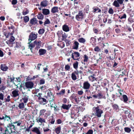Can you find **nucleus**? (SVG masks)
I'll return each instance as SVG.
<instances>
[{"instance_id": "nucleus-60", "label": "nucleus", "mask_w": 134, "mask_h": 134, "mask_svg": "<svg viewBox=\"0 0 134 134\" xmlns=\"http://www.w3.org/2000/svg\"><path fill=\"white\" fill-rule=\"evenodd\" d=\"M65 68L66 70H69L70 68V66L68 64L66 65H65Z\"/></svg>"}, {"instance_id": "nucleus-43", "label": "nucleus", "mask_w": 134, "mask_h": 134, "mask_svg": "<svg viewBox=\"0 0 134 134\" xmlns=\"http://www.w3.org/2000/svg\"><path fill=\"white\" fill-rule=\"evenodd\" d=\"M79 41L80 42L83 43L86 41V40L83 38H81L78 39Z\"/></svg>"}, {"instance_id": "nucleus-23", "label": "nucleus", "mask_w": 134, "mask_h": 134, "mask_svg": "<svg viewBox=\"0 0 134 134\" xmlns=\"http://www.w3.org/2000/svg\"><path fill=\"white\" fill-rule=\"evenodd\" d=\"M36 120L37 122H40L41 124L46 122L45 119L41 118H37V119H36Z\"/></svg>"}, {"instance_id": "nucleus-36", "label": "nucleus", "mask_w": 134, "mask_h": 134, "mask_svg": "<svg viewBox=\"0 0 134 134\" xmlns=\"http://www.w3.org/2000/svg\"><path fill=\"white\" fill-rule=\"evenodd\" d=\"M123 99V101L124 102L126 103L127 102L128 100V98L127 96L124 94L122 96Z\"/></svg>"}, {"instance_id": "nucleus-40", "label": "nucleus", "mask_w": 134, "mask_h": 134, "mask_svg": "<svg viewBox=\"0 0 134 134\" xmlns=\"http://www.w3.org/2000/svg\"><path fill=\"white\" fill-rule=\"evenodd\" d=\"M99 94L100 95L99 96V99H106V97L105 95L102 94L100 93H99Z\"/></svg>"}, {"instance_id": "nucleus-46", "label": "nucleus", "mask_w": 134, "mask_h": 134, "mask_svg": "<svg viewBox=\"0 0 134 134\" xmlns=\"http://www.w3.org/2000/svg\"><path fill=\"white\" fill-rule=\"evenodd\" d=\"M45 31L43 29H40L38 31V33L40 34H43Z\"/></svg>"}, {"instance_id": "nucleus-21", "label": "nucleus", "mask_w": 134, "mask_h": 134, "mask_svg": "<svg viewBox=\"0 0 134 134\" xmlns=\"http://www.w3.org/2000/svg\"><path fill=\"white\" fill-rule=\"evenodd\" d=\"M42 13L45 15H47L50 13L49 9H42Z\"/></svg>"}, {"instance_id": "nucleus-16", "label": "nucleus", "mask_w": 134, "mask_h": 134, "mask_svg": "<svg viewBox=\"0 0 134 134\" xmlns=\"http://www.w3.org/2000/svg\"><path fill=\"white\" fill-rule=\"evenodd\" d=\"M30 22L32 25H35L37 24V20L36 18H33L30 20Z\"/></svg>"}, {"instance_id": "nucleus-37", "label": "nucleus", "mask_w": 134, "mask_h": 134, "mask_svg": "<svg viewBox=\"0 0 134 134\" xmlns=\"http://www.w3.org/2000/svg\"><path fill=\"white\" fill-rule=\"evenodd\" d=\"M124 130L125 132L128 133H129L131 131V129L128 127H125L124 129Z\"/></svg>"}, {"instance_id": "nucleus-39", "label": "nucleus", "mask_w": 134, "mask_h": 134, "mask_svg": "<svg viewBox=\"0 0 134 134\" xmlns=\"http://www.w3.org/2000/svg\"><path fill=\"white\" fill-rule=\"evenodd\" d=\"M24 21L26 23L29 20V18L28 16H25L23 18Z\"/></svg>"}, {"instance_id": "nucleus-44", "label": "nucleus", "mask_w": 134, "mask_h": 134, "mask_svg": "<svg viewBox=\"0 0 134 134\" xmlns=\"http://www.w3.org/2000/svg\"><path fill=\"white\" fill-rule=\"evenodd\" d=\"M46 111V110L45 109H42L40 111V115H43Z\"/></svg>"}, {"instance_id": "nucleus-14", "label": "nucleus", "mask_w": 134, "mask_h": 134, "mask_svg": "<svg viewBox=\"0 0 134 134\" xmlns=\"http://www.w3.org/2000/svg\"><path fill=\"white\" fill-rule=\"evenodd\" d=\"M47 97L49 99L50 101H52L54 99L53 95L52 94L51 92H48L47 93Z\"/></svg>"}, {"instance_id": "nucleus-17", "label": "nucleus", "mask_w": 134, "mask_h": 134, "mask_svg": "<svg viewBox=\"0 0 134 134\" xmlns=\"http://www.w3.org/2000/svg\"><path fill=\"white\" fill-rule=\"evenodd\" d=\"M62 29L63 31L66 32L69 31L70 30L68 26L66 25H64L62 26Z\"/></svg>"}, {"instance_id": "nucleus-30", "label": "nucleus", "mask_w": 134, "mask_h": 134, "mask_svg": "<svg viewBox=\"0 0 134 134\" xmlns=\"http://www.w3.org/2000/svg\"><path fill=\"white\" fill-rule=\"evenodd\" d=\"M95 75L93 74V75H91L89 77V79L90 81H92L97 80V79L94 76Z\"/></svg>"}, {"instance_id": "nucleus-32", "label": "nucleus", "mask_w": 134, "mask_h": 134, "mask_svg": "<svg viewBox=\"0 0 134 134\" xmlns=\"http://www.w3.org/2000/svg\"><path fill=\"white\" fill-rule=\"evenodd\" d=\"M18 107L19 108V109H21L22 110H23V108L25 107L24 104L23 102L20 103L19 104Z\"/></svg>"}, {"instance_id": "nucleus-22", "label": "nucleus", "mask_w": 134, "mask_h": 134, "mask_svg": "<svg viewBox=\"0 0 134 134\" xmlns=\"http://www.w3.org/2000/svg\"><path fill=\"white\" fill-rule=\"evenodd\" d=\"M48 3V1H44L41 2L40 5L42 7H45L47 5Z\"/></svg>"}, {"instance_id": "nucleus-2", "label": "nucleus", "mask_w": 134, "mask_h": 134, "mask_svg": "<svg viewBox=\"0 0 134 134\" xmlns=\"http://www.w3.org/2000/svg\"><path fill=\"white\" fill-rule=\"evenodd\" d=\"M91 85L88 81H86L84 82L83 84L82 88L85 90V92L88 93L90 92V90Z\"/></svg>"}, {"instance_id": "nucleus-10", "label": "nucleus", "mask_w": 134, "mask_h": 134, "mask_svg": "<svg viewBox=\"0 0 134 134\" xmlns=\"http://www.w3.org/2000/svg\"><path fill=\"white\" fill-rule=\"evenodd\" d=\"M7 127L9 128L11 131H16V129L14 125L12 123L9 124L7 125Z\"/></svg>"}, {"instance_id": "nucleus-51", "label": "nucleus", "mask_w": 134, "mask_h": 134, "mask_svg": "<svg viewBox=\"0 0 134 134\" xmlns=\"http://www.w3.org/2000/svg\"><path fill=\"white\" fill-rule=\"evenodd\" d=\"M62 32H63L62 31H58V32L57 33V34L59 37H61L62 34Z\"/></svg>"}, {"instance_id": "nucleus-63", "label": "nucleus", "mask_w": 134, "mask_h": 134, "mask_svg": "<svg viewBox=\"0 0 134 134\" xmlns=\"http://www.w3.org/2000/svg\"><path fill=\"white\" fill-rule=\"evenodd\" d=\"M15 40V38L13 36H11L10 39L9 40V41L10 42H13Z\"/></svg>"}, {"instance_id": "nucleus-34", "label": "nucleus", "mask_w": 134, "mask_h": 134, "mask_svg": "<svg viewBox=\"0 0 134 134\" xmlns=\"http://www.w3.org/2000/svg\"><path fill=\"white\" fill-rule=\"evenodd\" d=\"M29 13L28 10L26 8L24 9L23 10L22 13L23 15H26Z\"/></svg>"}, {"instance_id": "nucleus-19", "label": "nucleus", "mask_w": 134, "mask_h": 134, "mask_svg": "<svg viewBox=\"0 0 134 134\" xmlns=\"http://www.w3.org/2000/svg\"><path fill=\"white\" fill-rule=\"evenodd\" d=\"M1 69L2 71H6L8 70V67L4 64H1Z\"/></svg>"}, {"instance_id": "nucleus-26", "label": "nucleus", "mask_w": 134, "mask_h": 134, "mask_svg": "<svg viewBox=\"0 0 134 134\" xmlns=\"http://www.w3.org/2000/svg\"><path fill=\"white\" fill-rule=\"evenodd\" d=\"M79 43L77 41H75L74 43V45L72 47L73 49H77L78 48Z\"/></svg>"}, {"instance_id": "nucleus-56", "label": "nucleus", "mask_w": 134, "mask_h": 134, "mask_svg": "<svg viewBox=\"0 0 134 134\" xmlns=\"http://www.w3.org/2000/svg\"><path fill=\"white\" fill-rule=\"evenodd\" d=\"M108 12L110 14H113L114 13V11L113 9L110 8L108 10Z\"/></svg>"}, {"instance_id": "nucleus-4", "label": "nucleus", "mask_w": 134, "mask_h": 134, "mask_svg": "<svg viewBox=\"0 0 134 134\" xmlns=\"http://www.w3.org/2000/svg\"><path fill=\"white\" fill-rule=\"evenodd\" d=\"M19 91L16 90H15L13 91L11 95L12 97L14 98H16L17 99H16L15 100L19 99Z\"/></svg>"}, {"instance_id": "nucleus-52", "label": "nucleus", "mask_w": 134, "mask_h": 134, "mask_svg": "<svg viewBox=\"0 0 134 134\" xmlns=\"http://www.w3.org/2000/svg\"><path fill=\"white\" fill-rule=\"evenodd\" d=\"M71 78L72 79L74 80H76L77 79L76 75L72 73L71 74Z\"/></svg>"}, {"instance_id": "nucleus-41", "label": "nucleus", "mask_w": 134, "mask_h": 134, "mask_svg": "<svg viewBox=\"0 0 134 134\" xmlns=\"http://www.w3.org/2000/svg\"><path fill=\"white\" fill-rule=\"evenodd\" d=\"M43 130L44 132H49V134H50L51 133V130L48 128H43Z\"/></svg>"}, {"instance_id": "nucleus-27", "label": "nucleus", "mask_w": 134, "mask_h": 134, "mask_svg": "<svg viewBox=\"0 0 134 134\" xmlns=\"http://www.w3.org/2000/svg\"><path fill=\"white\" fill-rule=\"evenodd\" d=\"M112 107L115 110L118 111L119 110V108L118 105L116 104H113Z\"/></svg>"}, {"instance_id": "nucleus-48", "label": "nucleus", "mask_w": 134, "mask_h": 134, "mask_svg": "<svg viewBox=\"0 0 134 134\" xmlns=\"http://www.w3.org/2000/svg\"><path fill=\"white\" fill-rule=\"evenodd\" d=\"M76 97V94L75 93H73L70 96V98L71 99H74Z\"/></svg>"}, {"instance_id": "nucleus-42", "label": "nucleus", "mask_w": 134, "mask_h": 134, "mask_svg": "<svg viewBox=\"0 0 134 134\" xmlns=\"http://www.w3.org/2000/svg\"><path fill=\"white\" fill-rule=\"evenodd\" d=\"M79 63L77 62H76L74 63L73 64L74 68L75 69L77 68Z\"/></svg>"}, {"instance_id": "nucleus-5", "label": "nucleus", "mask_w": 134, "mask_h": 134, "mask_svg": "<svg viewBox=\"0 0 134 134\" xmlns=\"http://www.w3.org/2000/svg\"><path fill=\"white\" fill-rule=\"evenodd\" d=\"M38 101L40 104L42 105L46 104L48 102L46 99L42 97L38 98Z\"/></svg>"}, {"instance_id": "nucleus-35", "label": "nucleus", "mask_w": 134, "mask_h": 134, "mask_svg": "<svg viewBox=\"0 0 134 134\" xmlns=\"http://www.w3.org/2000/svg\"><path fill=\"white\" fill-rule=\"evenodd\" d=\"M37 17L38 19L42 20L44 18V16L42 14L39 13L37 15Z\"/></svg>"}, {"instance_id": "nucleus-9", "label": "nucleus", "mask_w": 134, "mask_h": 134, "mask_svg": "<svg viewBox=\"0 0 134 134\" xmlns=\"http://www.w3.org/2000/svg\"><path fill=\"white\" fill-rule=\"evenodd\" d=\"M23 95L22 96V100H23L24 103H26L28 101L29 96L26 94L23 93Z\"/></svg>"}, {"instance_id": "nucleus-20", "label": "nucleus", "mask_w": 134, "mask_h": 134, "mask_svg": "<svg viewBox=\"0 0 134 134\" xmlns=\"http://www.w3.org/2000/svg\"><path fill=\"white\" fill-rule=\"evenodd\" d=\"M59 10L58 9V7H54L52 8L51 10V12L53 13H58Z\"/></svg>"}, {"instance_id": "nucleus-54", "label": "nucleus", "mask_w": 134, "mask_h": 134, "mask_svg": "<svg viewBox=\"0 0 134 134\" xmlns=\"http://www.w3.org/2000/svg\"><path fill=\"white\" fill-rule=\"evenodd\" d=\"M89 10V6L88 5H87L86 6L84 9V10L87 13H88V11Z\"/></svg>"}, {"instance_id": "nucleus-53", "label": "nucleus", "mask_w": 134, "mask_h": 134, "mask_svg": "<svg viewBox=\"0 0 134 134\" xmlns=\"http://www.w3.org/2000/svg\"><path fill=\"white\" fill-rule=\"evenodd\" d=\"M10 96L9 95L8 96L7 98H5L4 99L5 100V102H9L10 100Z\"/></svg>"}, {"instance_id": "nucleus-11", "label": "nucleus", "mask_w": 134, "mask_h": 134, "mask_svg": "<svg viewBox=\"0 0 134 134\" xmlns=\"http://www.w3.org/2000/svg\"><path fill=\"white\" fill-rule=\"evenodd\" d=\"M36 38L37 35L36 34L31 33L29 35V41H30V40L31 41L33 40L36 39Z\"/></svg>"}, {"instance_id": "nucleus-38", "label": "nucleus", "mask_w": 134, "mask_h": 134, "mask_svg": "<svg viewBox=\"0 0 134 134\" xmlns=\"http://www.w3.org/2000/svg\"><path fill=\"white\" fill-rule=\"evenodd\" d=\"M4 116V120H6L7 121H8L9 120H11L10 121V122H12V120L11 119V118L9 116H7L6 115H5Z\"/></svg>"}, {"instance_id": "nucleus-15", "label": "nucleus", "mask_w": 134, "mask_h": 134, "mask_svg": "<svg viewBox=\"0 0 134 134\" xmlns=\"http://www.w3.org/2000/svg\"><path fill=\"white\" fill-rule=\"evenodd\" d=\"M28 44H29L28 45V48L30 49L31 51L32 52V49L35 47L34 44V42L32 43L31 41H30L28 43Z\"/></svg>"}, {"instance_id": "nucleus-47", "label": "nucleus", "mask_w": 134, "mask_h": 134, "mask_svg": "<svg viewBox=\"0 0 134 134\" xmlns=\"http://www.w3.org/2000/svg\"><path fill=\"white\" fill-rule=\"evenodd\" d=\"M50 23L49 20L48 19H46V20L44 23V25L45 26L46 25L50 24Z\"/></svg>"}, {"instance_id": "nucleus-61", "label": "nucleus", "mask_w": 134, "mask_h": 134, "mask_svg": "<svg viewBox=\"0 0 134 134\" xmlns=\"http://www.w3.org/2000/svg\"><path fill=\"white\" fill-rule=\"evenodd\" d=\"M80 1V0H74V5L77 6Z\"/></svg>"}, {"instance_id": "nucleus-64", "label": "nucleus", "mask_w": 134, "mask_h": 134, "mask_svg": "<svg viewBox=\"0 0 134 134\" xmlns=\"http://www.w3.org/2000/svg\"><path fill=\"white\" fill-rule=\"evenodd\" d=\"M126 14H123L121 17L120 19H126Z\"/></svg>"}, {"instance_id": "nucleus-3", "label": "nucleus", "mask_w": 134, "mask_h": 134, "mask_svg": "<svg viewBox=\"0 0 134 134\" xmlns=\"http://www.w3.org/2000/svg\"><path fill=\"white\" fill-rule=\"evenodd\" d=\"M75 18L78 21H81L84 18V15L82 11H79L78 14L76 15Z\"/></svg>"}, {"instance_id": "nucleus-12", "label": "nucleus", "mask_w": 134, "mask_h": 134, "mask_svg": "<svg viewBox=\"0 0 134 134\" xmlns=\"http://www.w3.org/2000/svg\"><path fill=\"white\" fill-rule=\"evenodd\" d=\"M71 106V104H69L68 105H66L65 104H63L61 107L63 109L68 110Z\"/></svg>"}, {"instance_id": "nucleus-29", "label": "nucleus", "mask_w": 134, "mask_h": 134, "mask_svg": "<svg viewBox=\"0 0 134 134\" xmlns=\"http://www.w3.org/2000/svg\"><path fill=\"white\" fill-rule=\"evenodd\" d=\"M34 44L35 46L36 45L37 47H38L40 45V44L41 43V42L40 41H38L35 40L34 42Z\"/></svg>"}, {"instance_id": "nucleus-7", "label": "nucleus", "mask_w": 134, "mask_h": 134, "mask_svg": "<svg viewBox=\"0 0 134 134\" xmlns=\"http://www.w3.org/2000/svg\"><path fill=\"white\" fill-rule=\"evenodd\" d=\"M34 83L31 81H28L25 83L26 87L27 88L31 89L33 87Z\"/></svg>"}, {"instance_id": "nucleus-58", "label": "nucleus", "mask_w": 134, "mask_h": 134, "mask_svg": "<svg viewBox=\"0 0 134 134\" xmlns=\"http://www.w3.org/2000/svg\"><path fill=\"white\" fill-rule=\"evenodd\" d=\"M100 95L99 94V93L97 94H94L92 96L93 97L95 98L96 99V98H98L99 99V96Z\"/></svg>"}, {"instance_id": "nucleus-6", "label": "nucleus", "mask_w": 134, "mask_h": 134, "mask_svg": "<svg viewBox=\"0 0 134 134\" xmlns=\"http://www.w3.org/2000/svg\"><path fill=\"white\" fill-rule=\"evenodd\" d=\"M80 54L78 52H75L71 54L72 58L74 60H79V58L78 57L80 56Z\"/></svg>"}, {"instance_id": "nucleus-33", "label": "nucleus", "mask_w": 134, "mask_h": 134, "mask_svg": "<svg viewBox=\"0 0 134 134\" xmlns=\"http://www.w3.org/2000/svg\"><path fill=\"white\" fill-rule=\"evenodd\" d=\"M55 121V119L54 118V117L53 116H52L50 117L49 121L50 122L51 124H54Z\"/></svg>"}, {"instance_id": "nucleus-31", "label": "nucleus", "mask_w": 134, "mask_h": 134, "mask_svg": "<svg viewBox=\"0 0 134 134\" xmlns=\"http://www.w3.org/2000/svg\"><path fill=\"white\" fill-rule=\"evenodd\" d=\"M113 5L116 7H120L119 4L116 0H115L114 2Z\"/></svg>"}, {"instance_id": "nucleus-18", "label": "nucleus", "mask_w": 134, "mask_h": 134, "mask_svg": "<svg viewBox=\"0 0 134 134\" xmlns=\"http://www.w3.org/2000/svg\"><path fill=\"white\" fill-rule=\"evenodd\" d=\"M8 78L7 79V82L8 83H9L10 82H13L15 79V77H12L9 76H8Z\"/></svg>"}, {"instance_id": "nucleus-49", "label": "nucleus", "mask_w": 134, "mask_h": 134, "mask_svg": "<svg viewBox=\"0 0 134 134\" xmlns=\"http://www.w3.org/2000/svg\"><path fill=\"white\" fill-rule=\"evenodd\" d=\"M84 55V59L83 60V61L84 62H87L88 61V57L86 55Z\"/></svg>"}, {"instance_id": "nucleus-62", "label": "nucleus", "mask_w": 134, "mask_h": 134, "mask_svg": "<svg viewBox=\"0 0 134 134\" xmlns=\"http://www.w3.org/2000/svg\"><path fill=\"white\" fill-rule=\"evenodd\" d=\"M93 130L92 129H90L88 131L86 134H93Z\"/></svg>"}, {"instance_id": "nucleus-50", "label": "nucleus", "mask_w": 134, "mask_h": 134, "mask_svg": "<svg viewBox=\"0 0 134 134\" xmlns=\"http://www.w3.org/2000/svg\"><path fill=\"white\" fill-rule=\"evenodd\" d=\"M45 82V80L43 79H41L40 80L39 84L40 85L44 84Z\"/></svg>"}, {"instance_id": "nucleus-28", "label": "nucleus", "mask_w": 134, "mask_h": 134, "mask_svg": "<svg viewBox=\"0 0 134 134\" xmlns=\"http://www.w3.org/2000/svg\"><path fill=\"white\" fill-rule=\"evenodd\" d=\"M61 127L60 126H58L55 130L56 133L57 134H59L60 133L61 131Z\"/></svg>"}, {"instance_id": "nucleus-25", "label": "nucleus", "mask_w": 134, "mask_h": 134, "mask_svg": "<svg viewBox=\"0 0 134 134\" xmlns=\"http://www.w3.org/2000/svg\"><path fill=\"white\" fill-rule=\"evenodd\" d=\"M118 120L117 119H113L112 120L111 123L112 125L114 126H116L118 124Z\"/></svg>"}, {"instance_id": "nucleus-13", "label": "nucleus", "mask_w": 134, "mask_h": 134, "mask_svg": "<svg viewBox=\"0 0 134 134\" xmlns=\"http://www.w3.org/2000/svg\"><path fill=\"white\" fill-rule=\"evenodd\" d=\"M93 10L92 12L93 13H100L101 11V10L98 7H94L93 8Z\"/></svg>"}, {"instance_id": "nucleus-59", "label": "nucleus", "mask_w": 134, "mask_h": 134, "mask_svg": "<svg viewBox=\"0 0 134 134\" xmlns=\"http://www.w3.org/2000/svg\"><path fill=\"white\" fill-rule=\"evenodd\" d=\"M96 38L93 37H92L90 39V41L91 43H94L96 41Z\"/></svg>"}, {"instance_id": "nucleus-8", "label": "nucleus", "mask_w": 134, "mask_h": 134, "mask_svg": "<svg viewBox=\"0 0 134 134\" xmlns=\"http://www.w3.org/2000/svg\"><path fill=\"white\" fill-rule=\"evenodd\" d=\"M40 127H35L32 128V131L36 134H41V133L40 130Z\"/></svg>"}, {"instance_id": "nucleus-57", "label": "nucleus", "mask_w": 134, "mask_h": 134, "mask_svg": "<svg viewBox=\"0 0 134 134\" xmlns=\"http://www.w3.org/2000/svg\"><path fill=\"white\" fill-rule=\"evenodd\" d=\"M128 21L129 23L131 24L134 22L133 19L131 17H129L128 19Z\"/></svg>"}, {"instance_id": "nucleus-45", "label": "nucleus", "mask_w": 134, "mask_h": 134, "mask_svg": "<svg viewBox=\"0 0 134 134\" xmlns=\"http://www.w3.org/2000/svg\"><path fill=\"white\" fill-rule=\"evenodd\" d=\"M65 90L64 89H62L61 90V91H60V92H59V93H57V94H58L59 95H63L65 93Z\"/></svg>"}, {"instance_id": "nucleus-24", "label": "nucleus", "mask_w": 134, "mask_h": 134, "mask_svg": "<svg viewBox=\"0 0 134 134\" xmlns=\"http://www.w3.org/2000/svg\"><path fill=\"white\" fill-rule=\"evenodd\" d=\"M46 52V51L45 49H40L38 51V53L40 55H42L45 54Z\"/></svg>"}, {"instance_id": "nucleus-55", "label": "nucleus", "mask_w": 134, "mask_h": 134, "mask_svg": "<svg viewBox=\"0 0 134 134\" xmlns=\"http://www.w3.org/2000/svg\"><path fill=\"white\" fill-rule=\"evenodd\" d=\"M94 50L95 51L98 52L100 51V49L98 46H96L94 48Z\"/></svg>"}, {"instance_id": "nucleus-1", "label": "nucleus", "mask_w": 134, "mask_h": 134, "mask_svg": "<svg viewBox=\"0 0 134 134\" xmlns=\"http://www.w3.org/2000/svg\"><path fill=\"white\" fill-rule=\"evenodd\" d=\"M93 110L95 116L98 118H100L103 113V107L101 105L97 106L93 108Z\"/></svg>"}]
</instances>
